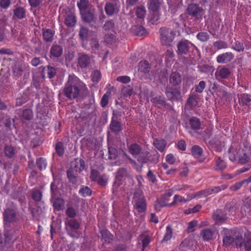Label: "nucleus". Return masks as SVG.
<instances>
[{"label":"nucleus","mask_w":251,"mask_h":251,"mask_svg":"<svg viewBox=\"0 0 251 251\" xmlns=\"http://www.w3.org/2000/svg\"><path fill=\"white\" fill-rule=\"evenodd\" d=\"M14 15L19 19H22L25 17V10L21 7H18L14 10Z\"/></svg>","instance_id":"nucleus-31"},{"label":"nucleus","mask_w":251,"mask_h":251,"mask_svg":"<svg viewBox=\"0 0 251 251\" xmlns=\"http://www.w3.org/2000/svg\"><path fill=\"white\" fill-rule=\"evenodd\" d=\"M85 85L74 75H69L68 81L64 88L66 96L70 99H75L80 93V90H85Z\"/></svg>","instance_id":"nucleus-2"},{"label":"nucleus","mask_w":251,"mask_h":251,"mask_svg":"<svg viewBox=\"0 0 251 251\" xmlns=\"http://www.w3.org/2000/svg\"><path fill=\"white\" fill-rule=\"evenodd\" d=\"M166 94L170 100H177L181 98L180 93L176 89H167Z\"/></svg>","instance_id":"nucleus-13"},{"label":"nucleus","mask_w":251,"mask_h":251,"mask_svg":"<svg viewBox=\"0 0 251 251\" xmlns=\"http://www.w3.org/2000/svg\"><path fill=\"white\" fill-rule=\"evenodd\" d=\"M175 37L172 29L163 27L160 29V40L162 45L170 46Z\"/></svg>","instance_id":"nucleus-3"},{"label":"nucleus","mask_w":251,"mask_h":251,"mask_svg":"<svg viewBox=\"0 0 251 251\" xmlns=\"http://www.w3.org/2000/svg\"><path fill=\"white\" fill-rule=\"evenodd\" d=\"M250 149L242 148L236 143H233L229 150V158L232 161L238 160L241 164L248 162L250 159Z\"/></svg>","instance_id":"nucleus-1"},{"label":"nucleus","mask_w":251,"mask_h":251,"mask_svg":"<svg viewBox=\"0 0 251 251\" xmlns=\"http://www.w3.org/2000/svg\"><path fill=\"white\" fill-rule=\"evenodd\" d=\"M189 125L191 128L194 130L201 128V124L200 119L196 117H192L189 120Z\"/></svg>","instance_id":"nucleus-15"},{"label":"nucleus","mask_w":251,"mask_h":251,"mask_svg":"<svg viewBox=\"0 0 251 251\" xmlns=\"http://www.w3.org/2000/svg\"><path fill=\"white\" fill-rule=\"evenodd\" d=\"M226 166L225 162L221 158H219L216 161L215 169L217 171H222L225 169Z\"/></svg>","instance_id":"nucleus-38"},{"label":"nucleus","mask_w":251,"mask_h":251,"mask_svg":"<svg viewBox=\"0 0 251 251\" xmlns=\"http://www.w3.org/2000/svg\"><path fill=\"white\" fill-rule=\"evenodd\" d=\"M66 213L69 217L72 218H75L76 216L75 210L72 207L67 208L66 209Z\"/></svg>","instance_id":"nucleus-58"},{"label":"nucleus","mask_w":251,"mask_h":251,"mask_svg":"<svg viewBox=\"0 0 251 251\" xmlns=\"http://www.w3.org/2000/svg\"><path fill=\"white\" fill-rule=\"evenodd\" d=\"M237 247H241L243 246V239L241 236L237 235L234 238V242Z\"/></svg>","instance_id":"nucleus-57"},{"label":"nucleus","mask_w":251,"mask_h":251,"mask_svg":"<svg viewBox=\"0 0 251 251\" xmlns=\"http://www.w3.org/2000/svg\"><path fill=\"white\" fill-rule=\"evenodd\" d=\"M151 100V102L158 108H161L165 105L164 98L161 96H155L152 98Z\"/></svg>","instance_id":"nucleus-19"},{"label":"nucleus","mask_w":251,"mask_h":251,"mask_svg":"<svg viewBox=\"0 0 251 251\" xmlns=\"http://www.w3.org/2000/svg\"><path fill=\"white\" fill-rule=\"evenodd\" d=\"M101 234L102 239L104 241L105 243H110L112 239V235L107 229H103L101 231Z\"/></svg>","instance_id":"nucleus-33"},{"label":"nucleus","mask_w":251,"mask_h":251,"mask_svg":"<svg viewBox=\"0 0 251 251\" xmlns=\"http://www.w3.org/2000/svg\"><path fill=\"white\" fill-rule=\"evenodd\" d=\"M65 202L61 198L56 199L53 203L54 207L57 210H61L64 209Z\"/></svg>","instance_id":"nucleus-34"},{"label":"nucleus","mask_w":251,"mask_h":251,"mask_svg":"<svg viewBox=\"0 0 251 251\" xmlns=\"http://www.w3.org/2000/svg\"><path fill=\"white\" fill-rule=\"evenodd\" d=\"M238 101L240 105L250 106L251 103V96L247 94L238 95Z\"/></svg>","instance_id":"nucleus-14"},{"label":"nucleus","mask_w":251,"mask_h":251,"mask_svg":"<svg viewBox=\"0 0 251 251\" xmlns=\"http://www.w3.org/2000/svg\"><path fill=\"white\" fill-rule=\"evenodd\" d=\"M152 12L153 13L151 15V20L152 22V23H155L159 20L161 14L159 12V10Z\"/></svg>","instance_id":"nucleus-60"},{"label":"nucleus","mask_w":251,"mask_h":251,"mask_svg":"<svg viewBox=\"0 0 251 251\" xmlns=\"http://www.w3.org/2000/svg\"><path fill=\"white\" fill-rule=\"evenodd\" d=\"M22 67L20 65H15L13 68V73L15 76L19 77L22 74Z\"/></svg>","instance_id":"nucleus-52"},{"label":"nucleus","mask_w":251,"mask_h":251,"mask_svg":"<svg viewBox=\"0 0 251 251\" xmlns=\"http://www.w3.org/2000/svg\"><path fill=\"white\" fill-rule=\"evenodd\" d=\"M109 158L111 159H116L117 157V150L113 147H109Z\"/></svg>","instance_id":"nucleus-59"},{"label":"nucleus","mask_w":251,"mask_h":251,"mask_svg":"<svg viewBox=\"0 0 251 251\" xmlns=\"http://www.w3.org/2000/svg\"><path fill=\"white\" fill-rule=\"evenodd\" d=\"M44 71L47 73L48 76L50 78L53 77L56 74L55 69L52 67L48 66L47 69H44Z\"/></svg>","instance_id":"nucleus-50"},{"label":"nucleus","mask_w":251,"mask_h":251,"mask_svg":"<svg viewBox=\"0 0 251 251\" xmlns=\"http://www.w3.org/2000/svg\"><path fill=\"white\" fill-rule=\"evenodd\" d=\"M129 152L135 157H138V160L140 162H146L149 159L148 158H143L141 157V147L136 143H133L128 146Z\"/></svg>","instance_id":"nucleus-5"},{"label":"nucleus","mask_w":251,"mask_h":251,"mask_svg":"<svg viewBox=\"0 0 251 251\" xmlns=\"http://www.w3.org/2000/svg\"><path fill=\"white\" fill-rule=\"evenodd\" d=\"M80 14L82 19L87 23L93 22L95 19L94 13L92 11H89V10L85 11L83 13Z\"/></svg>","instance_id":"nucleus-25"},{"label":"nucleus","mask_w":251,"mask_h":251,"mask_svg":"<svg viewBox=\"0 0 251 251\" xmlns=\"http://www.w3.org/2000/svg\"><path fill=\"white\" fill-rule=\"evenodd\" d=\"M213 47L217 50H221L227 48L228 47V45L225 42L219 41L214 43Z\"/></svg>","instance_id":"nucleus-40"},{"label":"nucleus","mask_w":251,"mask_h":251,"mask_svg":"<svg viewBox=\"0 0 251 251\" xmlns=\"http://www.w3.org/2000/svg\"><path fill=\"white\" fill-rule=\"evenodd\" d=\"M79 193L83 197H87L91 194V190L87 186H83L80 189Z\"/></svg>","instance_id":"nucleus-44"},{"label":"nucleus","mask_w":251,"mask_h":251,"mask_svg":"<svg viewBox=\"0 0 251 251\" xmlns=\"http://www.w3.org/2000/svg\"><path fill=\"white\" fill-rule=\"evenodd\" d=\"M4 153L7 157H12L15 154V151L13 147L7 146L5 147Z\"/></svg>","instance_id":"nucleus-46"},{"label":"nucleus","mask_w":251,"mask_h":251,"mask_svg":"<svg viewBox=\"0 0 251 251\" xmlns=\"http://www.w3.org/2000/svg\"><path fill=\"white\" fill-rule=\"evenodd\" d=\"M197 103V100L196 96H192L189 97L187 100V104L190 106H195Z\"/></svg>","instance_id":"nucleus-63"},{"label":"nucleus","mask_w":251,"mask_h":251,"mask_svg":"<svg viewBox=\"0 0 251 251\" xmlns=\"http://www.w3.org/2000/svg\"><path fill=\"white\" fill-rule=\"evenodd\" d=\"M201 235L202 236L203 240L208 241L212 239L214 232L209 229H205L201 231Z\"/></svg>","instance_id":"nucleus-27"},{"label":"nucleus","mask_w":251,"mask_h":251,"mask_svg":"<svg viewBox=\"0 0 251 251\" xmlns=\"http://www.w3.org/2000/svg\"><path fill=\"white\" fill-rule=\"evenodd\" d=\"M117 80L123 83H127L130 81V78L128 76H120L117 78Z\"/></svg>","instance_id":"nucleus-64"},{"label":"nucleus","mask_w":251,"mask_h":251,"mask_svg":"<svg viewBox=\"0 0 251 251\" xmlns=\"http://www.w3.org/2000/svg\"><path fill=\"white\" fill-rule=\"evenodd\" d=\"M91 33V32L87 28L82 26L79 30V36L83 41H85L87 40Z\"/></svg>","instance_id":"nucleus-26"},{"label":"nucleus","mask_w":251,"mask_h":251,"mask_svg":"<svg viewBox=\"0 0 251 251\" xmlns=\"http://www.w3.org/2000/svg\"><path fill=\"white\" fill-rule=\"evenodd\" d=\"M172 230L170 226H168L166 227V233L164 235L162 242H167L172 237Z\"/></svg>","instance_id":"nucleus-39"},{"label":"nucleus","mask_w":251,"mask_h":251,"mask_svg":"<svg viewBox=\"0 0 251 251\" xmlns=\"http://www.w3.org/2000/svg\"><path fill=\"white\" fill-rule=\"evenodd\" d=\"M54 33L50 29H47L44 30L43 36L45 41L46 42H51L53 40Z\"/></svg>","instance_id":"nucleus-32"},{"label":"nucleus","mask_w":251,"mask_h":251,"mask_svg":"<svg viewBox=\"0 0 251 251\" xmlns=\"http://www.w3.org/2000/svg\"><path fill=\"white\" fill-rule=\"evenodd\" d=\"M33 116L32 112L31 110L26 109L23 111V117L27 120H30Z\"/></svg>","instance_id":"nucleus-56"},{"label":"nucleus","mask_w":251,"mask_h":251,"mask_svg":"<svg viewBox=\"0 0 251 251\" xmlns=\"http://www.w3.org/2000/svg\"><path fill=\"white\" fill-rule=\"evenodd\" d=\"M75 17L73 14H68L65 18V23L67 26L73 27L76 23Z\"/></svg>","instance_id":"nucleus-29"},{"label":"nucleus","mask_w":251,"mask_h":251,"mask_svg":"<svg viewBox=\"0 0 251 251\" xmlns=\"http://www.w3.org/2000/svg\"><path fill=\"white\" fill-rule=\"evenodd\" d=\"M192 197H190L188 198V199H185L184 197L179 196L176 195L174 197V201L173 203H176L178 202H183L185 203L187 202L188 201H189L190 200L192 199Z\"/></svg>","instance_id":"nucleus-41"},{"label":"nucleus","mask_w":251,"mask_h":251,"mask_svg":"<svg viewBox=\"0 0 251 251\" xmlns=\"http://www.w3.org/2000/svg\"><path fill=\"white\" fill-rule=\"evenodd\" d=\"M32 196L35 201H40L42 198V194L39 190H34L32 192Z\"/></svg>","instance_id":"nucleus-61"},{"label":"nucleus","mask_w":251,"mask_h":251,"mask_svg":"<svg viewBox=\"0 0 251 251\" xmlns=\"http://www.w3.org/2000/svg\"><path fill=\"white\" fill-rule=\"evenodd\" d=\"M75 171L70 169L67 171L68 177L71 182L75 183L76 182V178L75 174Z\"/></svg>","instance_id":"nucleus-45"},{"label":"nucleus","mask_w":251,"mask_h":251,"mask_svg":"<svg viewBox=\"0 0 251 251\" xmlns=\"http://www.w3.org/2000/svg\"><path fill=\"white\" fill-rule=\"evenodd\" d=\"M85 168L84 162L83 160L80 159L72 162L71 169L75 173L80 172Z\"/></svg>","instance_id":"nucleus-17"},{"label":"nucleus","mask_w":251,"mask_h":251,"mask_svg":"<svg viewBox=\"0 0 251 251\" xmlns=\"http://www.w3.org/2000/svg\"><path fill=\"white\" fill-rule=\"evenodd\" d=\"M230 74L229 69L225 66H219L215 73V76L217 79H225L227 78Z\"/></svg>","instance_id":"nucleus-7"},{"label":"nucleus","mask_w":251,"mask_h":251,"mask_svg":"<svg viewBox=\"0 0 251 251\" xmlns=\"http://www.w3.org/2000/svg\"><path fill=\"white\" fill-rule=\"evenodd\" d=\"M67 225L73 230H76L79 228V223L75 219H71L67 222Z\"/></svg>","instance_id":"nucleus-42"},{"label":"nucleus","mask_w":251,"mask_h":251,"mask_svg":"<svg viewBox=\"0 0 251 251\" xmlns=\"http://www.w3.org/2000/svg\"><path fill=\"white\" fill-rule=\"evenodd\" d=\"M36 164L38 168L41 170L46 169L47 164L46 160L42 158L37 160Z\"/></svg>","instance_id":"nucleus-48"},{"label":"nucleus","mask_w":251,"mask_h":251,"mask_svg":"<svg viewBox=\"0 0 251 251\" xmlns=\"http://www.w3.org/2000/svg\"><path fill=\"white\" fill-rule=\"evenodd\" d=\"M197 37L200 41L201 42H205L209 39V35L207 32H201L197 34Z\"/></svg>","instance_id":"nucleus-47"},{"label":"nucleus","mask_w":251,"mask_h":251,"mask_svg":"<svg viewBox=\"0 0 251 251\" xmlns=\"http://www.w3.org/2000/svg\"><path fill=\"white\" fill-rule=\"evenodd\" d=\"M110 127L114 132L119 131L121 130L120 123L117 121H113L110 124Z\"/></svg>","instance_id":"nucleus-54"},{"label":"nucleus","mask_w":251,"mask_h":251,"mask_svg":"<svg viewBox=\"0 0 251 251\" xmlns=\"http://www.w3.org/2000/svg\"><path fill=\"white\" fill-rule=\"evenodd\" d=\"M192 44L188 40L179 42L177 44V51L178 54H186Z\"/></svg>","instance_id":"nucleus-11"},{"label":"nucleus","mask_w":251,"mask_h":251,"mask_svg":"<svg viewBox=\"0 0 251 251\" xmlns=\"http://www.w3.org/2000/svg\"><path fill=\"white\" fill-rule=\"evenodd\" d=\"M91 63L90 57L85 54H80L78 58V65L82 69L89 67Z\"/></svg>","instance_id":"nucleus-8"},{"label":"nucleus","mask_w":251,"mask_h":251,"mask_svg":"<svg viewBox=\"0 0 251 251\" xmlns=\"http://www.w3.org/2000/svg\"><path fill=\"white\" fill-rule=\"evenodd\" d=\"M106 13L109 16L113 15L115 13L119 11V9L115 5L111 3H107L105 6Z\"/></svg>","instance_id":"nucleus-23"},{"label":"nucleus","mask_w":251,"mask_h":251,"mask_svg":"<svg viewBox=\"0 0 251 251\" xmlns=\"http://www.w3.org/2000/svg\"><path fill=\"white\" fill-rule=\"evenodd\" d=\"M153 145L159 151H163L166 147V142L164 139H155L153 142Z\"/></svg>","instance_id":"nucleus-30"},{"label":"nucleus","mask_w":251,"mask_h":251,"mask_svg":"<svg viewBox=\"0 0 251 251\" xmlns=\"http://www.w3.org/2000/svg\"><path fill=\"white\" fill-rule=\"evenodd\" d=\"M232 231L226 228H224L222 231V234L224 235L223 237V241L224 244L226 246H229L234 242V238H232L231 235Z\"/></svg>","instance_id":"nucleus-12"},{"label":"nucleus","mask_w":251,"mask_h":251,"mask_svg":"<svg viewBox=\"0 0 251 251\" xmlns=\"http://www.w3.org/2000/svg\"><path fill=\"white\" fill-rule=\"evenodd\" d=\"M187 12L189 15L197 19H201L204 15V10L198 5L195 3L190 4L187 7Z\"/></svg>","instance_id":"nucleus-4"},{"label":"nucleus","mask_w":251,"mask_h":251,"mask_svg":"<svg viewBox=\"0 0 251 251\" xmlns=\"http://www.w3.org/2000/svg\"><path fill=\"white\" fill-rule=\"evenodd\" d=\"M205 82L202 80L198 84L195 85V91L196 92L201 93L203 92V90L205 88Z\"/></svg>","instance_id":"nucleus-49"},{"label":"nucleus","mask_w":251,"mask_h":251,"mask_svg":"<svg viewBox=\"0 0 251 251\" xmlns=\"http://www.w3.org/2000/svg\"><path fill=\"white\" fill-rule=\"evenodd\" d=\"M151 234L149 232L145 233L140 236L139 241H141L142 244L143 250L147 247L151 242Z\"/></svg>","instance_id":"nucleus-16"},{"label":"nucleus","mask_w":251,"mask_h":251,"mask_svg":"<svg viewBox=\"0 0 251 251\" xmlns=\"http://www.w3.org/2000/svg\"><path fill=\"white\" fill-rule=\"evenodd\" d=\"M191 152L195 158H198L202 154V150L200 147L195 145L192 147Z\"/></svg>","instance_id":"nucleus-36"},{"label":"nucleus","mask_w":251,"mask_h":251,"mask_svg":"<svg viewBox=\"0 0 251 251\" xmlns=\"http://www.w3.org/2000/svg\"><path fill=\"white\" fill-rule=\"evenodd\" d=\"M135 206L139 212H144L146 208V203L142 194L140 191L134 194Z\"/></svg>","instance_id":"nucleus-6"},{"label":"nucleus","mask_w":251,"mask_h":251,"mask_svg":"<svg viewBox=\"0 0 251 251\" xmlns=\"http://www.w3.org/2000/svg\"><path fill=\"white\" fill-rule=\"evenodd\" d=\"M55 150L56 151L57 153L59 156H62L64 152V148L63 147V145L62 143L61 142H58L57 143L56 147H55Z\"/></svg>","instance_id":"nucleus-53"},{"label":"nucleus","mask_w":251,"mask_h":251,"mask_svg":"<svg viewBox=\"0 0 251 251\" xmlns=\"http://www.w3.org/2000/svg\"><path fill=\"white\" fill-rule=\"evenodd\" d=\"M114 27V23L111 21H108L105 22L104 24L103 29L105 31H113Z\"/></svg>","instance_id":"nucleus-55"},{"label":"nucleus","mask_w":251,"mask_h":251,"mask_svg":"<svg viewBox=\"0 0 251 251\" xmlns=\"http://www.w3.org/2000/svg\"><path fill=\"white\" fill-rule=\"evenodd\" d=\"M139 70L145 73L150 71V65L147 61H141L139 65Z\"/></svg>","instance_id":"nucleus-35"},{"label":"nucleus","mask_w":251,"mask_h":251,"mask_svg":"<svg viewBox=\"0 0 251 251\" xmlns=\"http://www.w3.org/2000/svg\"><path fill=\"white\" fill-rule=\"evenodd\" d=\"M163 0H149V8L152 12L159 10L162 6Z\"/></svg>","instance_id":"nucleus-18"},{"label":"nucleus","mask_w":251,"mask_h":251,"mask_svg":"<svg viewBox=\"0 0 251 251\" xmlns=\"http://www.w3.org/2000/svg\"><path fill=\"white\" fill-rule=\"evenodd\" d=\"M105 41L108 44H112L116 41V38L115 35L110 32V33H106L105 35Z\"/></svg>","instance_id":"nucleus-43"},{"label":"nucleus","mask_w":251,"mask_h":251,"mask_svg":"<svg viewBox=\"0 0 251 251\" xmlns=\"http://www.w3.org/2000/svg\"><path fill=\"white\" fill-rule=\"evenodd\" d=\"M221 190L220 186L215 187L213 188L207 189L204 191L199 192L196 193L193 198H199L202 196H207L212 194L217 193Z\"/></svg>","instance_id":"nucleus-10"},{"label":"nucleus","mask_w":251,"mask_h":251,"mask_svg":"<svg viewBox=\"0 0 251 251\" xmlns=\"http://www.w3.org/2000/svg\"><path fill=\"white\" fill-rule=\"evenodd\" d=\"M226 216L222 210H217L214 212L213 218L216 223L222 222L226 219Z\"/></svg>","instance_id":"nucleus-21"},{"label":"nucleus","mask_w":251,"mask_h":251,"mask_svg":"<svg viewBox=\"0 0 251 251\" xmlns=\"http://www.w3.org/2000/svg\"><path fill=\"white\" fill-rule=\"evenodd\" d=\"M234 55L231 52L222 53L217 56L216 60L218 63L224 64L230 62L234 58Z\"/></svg>","instance_id":"nucleus-9"},{"label":"nucleus","mask_w":251,"mask_h":251,"mask_svg":"<svg viewBox=\"0 0 251 251\" xmlns=\"http://www.w3.org/2000/svg\"><path fill=\"white\" fill-rule=\"evenodd\" d=\"M15 212L13 209H7L3 214L4 220L8 222H11L14 220Z\"/></svg>","instance_id":"nucleus-20"},{"label":"nucleus","mask_w":251,"mask_h":251,"mask_svg":"<svg viewBox=\"0 0 251 251\" xmlns=\"http://www.w3.org/2000/svg\"><path fill=\"white\" fill-rule=\"evenodd\" d=\"M181 81V76L177 73L174 72L170 76V81L174 85H177L180 83Z\"/></svg>","instance_id":"nucleus-28"},{"label":"nucleus","mask_w":251,"mask_h":251,"mask_svg":"<svg viewBox=\"0 0 251 251\" xmlns=\"http://www.w3.org/2000/svg\"><path fill=\"white\" fill-rule=\"evenodd\" d=\"M146 14V8L143 6H140L136 8V15L138 18L144 19Z\"/></svg>","instance_id":"nucleus-37"},{"label":"nucleus","mask_w":251,"mask_h":251,"mask_svg":"<svg viewBox=\"0 0 251 251\" xmlns=\"http://www.w3.org/2000/svg\"><path fill=\"white\" fill-rule=\"evenodd\" d=\"M50 53L51 56L55 57H58L62 55L63 49L59 45H53L50 49Z\"/></svg>","instance_id":"nucleus-22"},{"label":"nucleus","mask_w":251,"mask_h":251,"mask_svg":"<svg viewBox=\"0 0 251 251\" xmlns=\"http://www.w3.org/2000/svg\"><path fill=\"white\" fill-rule=\"evenodd\" d=\"M108 179V176L105 175H103L100 176L96 182L101 186H105L107 182Z\"/></svg>","instance_id":"nucleus-51"},{"label":"nucleus","mask_w":251,"mask_h":251,"mask_svg":"<svg viewBox=\"0 0 251 251\" xmlns=\"http://www.w3.org/2000/svg\"><path fill=\"white\" fill-rule=\"evenodd\" d=\"M101 77V74L99 71L95 70L94 71L92 75V79L93 82H97Z\"/></svg>","instance_id":"nucleus-62"},{"label":"nucleus","mask_w":251,"mask_h":251,"mask_svg":"<svg viewBox=\"0 0 251 251\" xmlns=\"http://www.w3.org/2000/svg\"><path fill=\"white\" fill-rule=\"evenodd\" d=\"M77 5L79 9L80 13H83V12L89 9V3L88 0H80L77 2Z\"/></svg>","instance_id":"nucleus-24"}]
</instances>
